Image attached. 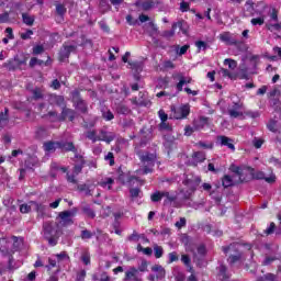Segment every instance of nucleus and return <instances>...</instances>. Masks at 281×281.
<instances>
[{
    "mask_svg": "<svg viewBox=\"0 0 281 281\" xmlns=\"http://www.w3.org/2000/svg\"><path fill=\"white\" fill-rule=\"evenodd\" d=\"M60 234H63V229L60 228V224H58V222H44L42 235L50 247H56V245H58Z\"/></svg>",
    "mask_w": 281,
    "mask_h": 281,
    "instance_id": "nucleus-1",
    "label": "nucleus"
},
{
    "mask_svg": "<svg viewBox=\"0 0 281 281\" xmlns=\"http://www.w3.org/2000/svg\"><path fill=\"white\" fill-rule=\"evenodd\" d=\"M231 170L234 173L233 176L225 175L222 178L223 188H232V186H236L237 183H243V181H247V178H245V175L249 172V168L232 165Z\"/></svg>",
    "mask_w": 281,
    "mask_h": 281,
    "instance_id": "nucleus-2",
    "label": "nucleus"
},
{
    "mask_svg": "<svg viewBox=\"0 0 281 281\" xmlns=\"http://www.w3.org/2000/svg\"><path fill=\"white\" fill-rule=\"evenodd\" d=\"M26 64H27V57H25L23 55H15L13 59H10L7 63H4L3 67L9 69V71H14V70L23 67V65H26Z\"/></svg>",
    "mask_w": 281,
    "mask_h": 281,
    "instance_id": "nucleus-3",
    "label": "nucleus"
},
{
    "mask_svg": "<svg viewBox=\"0 0 281 281\" xmlns=\"http://www.w3.org/2000/svg\"><path fill=\"white\" fill-rule=\"evenodd\" d=\"M78 214V207H72L70 211H63L59 213V227L60 225L63 227H67V225H74L72 216H76Z\"/></svg>",
    "mask_w": 281,
    "mask_h": 281,
    "instance_id": "nucleus-4",
    "label": "nucleus"
},
{
    "mask_svg": "<svg viewBox=\"0 0 281 281\" xmlns=\"http://www.w3.org/2000/svg\"><path fill=\"white\" fill-rule=\"evenodd\" d=\"M224 254H229L228 262L229 265H235V262H238L240 258H243V254L238 251V245L231 244L228 247L222 248Z\"/></svg>",
    "mask_w": 281,
    "mask_h": 281,
    "instance_id": "nucleus-5",
    "label": "nucleus"
},
{
    "mask_svg": "<svg viewBox=\"0 0 281 281\" xmlns=\"http://www.w3.org/2000/svg\"><path fill=\"white\" fill-rule=\"evenodd\" d=\"M243 102H233V105L228 108V115L233 120H236L238 117H243Z\"/></svg>",
    "mask_w": 281,
    "mask_h": 281,
    "instance_id": "nucleus-6",
    "label": "nucleus"
},
{
    "mask_svg": "<svg viewBox=\"0 0 281 281\" xmlns=\"http://www.w3.org/2000/svg\"><path fill=\"white\" fill-rule=\"evenodd\" d=\"M72 102L78 111H80L81 113H87V102H85V100L80 98V92H72Z\"/></svg>",
    "mask_w": 281,
    "mask_h": 281,
    "instance_id": "nucleus-7",
    "label": "nucleus"
},
{
    "mask_svg": "<svg viewBox=\"0 0 281 281\" xmlns=\"http://www.w3.org/2000/svg\"><path fill=\"white\" fill-rule=\"evenodd\" d=\"M142 161L145 166V168L143 169V175H148V172H153V166H155V156L149 154L142 156Z\"/></svg>",
    "mask_w": 281,
    "mask_h": 281,
    "instance_id": "nucleus-8",
    "label": "nucleus"
},
{
    "mask_svg": "<svg viewBox=\"0 0 281 281\" xmlns=\"http://www.w3.org/2000/svg\"><path fill=\"white\" fill-rule=\"evenodd\" d=\"M177 78L179 82L176 86V89L178 92L183 91V85H191L192 83V77H186L182 72H179L177 75Z\"/></svg>",
    "mask_w": 281,
    "mask_h": 281,
    "instance_id": "nucleus-9",
    "label": "nucleus"
},
{
    "mask_svg": "<svg viewBox=\"0 0 281 281\" xmlns=\"http://www.w3.org/2000/svg\"><path fill=\"white\" fill-rule=\"evenodd\" d=\"M190 115V106L182 105L173 111L175 120H183V117H188Z\"/></svg>",
    "mask_w": 281,
    "mask_h": 281,
    "instance_id": "nucleus-10",
    "label": "nucleus"
},
{
    "mask_svg": "<svg viewBox=\"0 0 281 281\" xmlns=\"http://www.w3.org/2000/svg\"><path fill=\"white\" fill-rule=\"evenodd\" d=\"M71 52H76V45H64V47L59 52V60L65 63L66 58H69Z\"/></svg>",
    "mask_w": 281,
    "mask_h": 281,
    "instance_id": "nucleus-11",
    "label": "nucleus"
},
{
    "mask_svg": "<svg viewBox=\"0 0 281 281\" xmlns=\"http://www.w3.org/2000/svg\"><path fill=\"white\" fill-rule=\"evenodd\" d=\"M125 280L126 281H142L139 277V270L137 268L132 267L125 272Z\"/></svg>",
    "mask_w": 281,
    "mask_h": 281,
    "instance_id": "nucleus-12",
    "label": "nucleus"
},
{
    "mask_svg": "<svg viewBox=\"0 0 281 281\" xmlns=\"http://www.w3.org/2000/svg\"><path fill=\"white\" fill-rule=\"evenodd\" d=\"M220 40L222 41V43H225L226 45H238L239 43L229 32L222 33L220 35Z\"/></svg>",
    "mask_w": 281,
    "mask_h": 281,
    "instance_id": "nucleus-13",
    "label": "nucleus"
},
{
    "mask_svg": "<svg viewBox=\"0 0 281 281\" xmlns=\"http://www.w3.org/2000/svg\"><path fill=\"white\" fill-rule=\"evenodd\" d=\"M217 144H220L221 146H227L229 148V150H236V147L234 146V140L227 136H217Z\"/></svg>",
    "mask_w": 281,
    "mask_h": 281,
    "instance_id": "nucleus-14",
    "label": "nucleus"
},
{
    "mask_svg": "<svg viewBox=\"0 0 281 281\" xmlns=\"http://www.w3.org/2000/svg\"><path fill=\"white\" fill-rule=\"evenodd\" d=\"M207 124H210V119L205 116H201L198 120L193 121V126L195 131H203V128H205Z\"/></svg>",
    "mask_w": 281,
    "mask_h": 281,
    "instance_id": "nucleus-15",
    "label": "nucleus"
},
{
    "mask_svg": "<svg viewBox=\"0 0 281 281\" xmlns=\"http://www.w3.org/2000/svg\"><path fill=\"white\" fill-rule=\"evenodd\" d=\"M99 142H105L106 144H111L113 139H115V135L111 132H106L104 130H101L99 135Z\"/></svg>",
    "mask_w": 281,
    "mask_h": 281,
    "instance_id": "nucleus-16",
    "label": "nucleus"
},
{
    "mask_svg": "<svg viewBox=\"0 0 281 281\" xmlns=\"http://www.w3.org/2000/svg\"><path fill=\"white\" fill-rule=\"evenodd\" d=\"M67 117L70 122H74V120H76V111H74L71 109L63 108V111L60 114V121L65 122V120H67Z\"/></svg>",
    "mask_w": 281,
    "mask_h": 281,
    "instance_id": "nucleus-17",
    "label": "nucleus"
},
{
    "mask_svg": "<svg viewBox=\"0 0 281 281\" xmlns=\"http://www.w3.org/2000/svg\"><path fill=\"white\" fill-rule=\"evenodd\" d=\"M252 179H259L267 181V183H276V175H271L270 177H265V172L256 171L252 173Z\"/></svg>",
    "mask_w": 281,
    "mask_h": 281,
    "instance_id": "nucleus-18",
    "label": "nucleus"
},
{
    "mask_svg": "<svg viewBox=\"0 0 281 281\" xmlns=\"http://www.w3.org/2000/svg\"><path fill=\"white\" fill-rule=\"evenodd\" d=\"M136 8H140V10H144L145 12H148V10H153L155 8L156 2L153 0H146L144 2L137 1L135 3Z\"/></svg>",
    "mask_w": 281,
    "mask_h": 281,
    "instance_id": "nucleus-19",
    "label": "nucleus"
},
{
    "mask_svg": "<svg viewBox=\"0 0 281 281\" xmlns=\"http://www.w3.org/2000/svg\"><path fill=\"white\" fill-rule=\"evenodd\" d=\"M32 205H33V211L37 212V216L40 218H44L47 212V206H45L44 204H40L37 202L32 203Z\"/></svg>",
    "mask_w": 281,
    "mask_h": 281,
    "instance_id": "nucleus-20",
    "label": "nucleus"
},
{
    "mask_svg": "<svg viewBox=\"0 0 281 281\" xmlns=\"http://www.w3.org/2000/svg\"><path fill=\"white\" fill-rule=\"evenodd\" d=\"M76 159H78L79 164L75 165L72 173L80 175L82 172V168H85V158L82 156H79L78 154L75 155Z\"/></svg>",
    "mask_w": 281,
    "mask_h": 281,
    "instance_id": "nucleus-21",
    "label": "nucleus"
},
{
    "mask_svg": "<svg viewBox=\"0 0 281 281\" xmlns=\"http://www.w3.org/2000/svg\"><path fill=\"white\" fill-rule=\"evenodd\" d=\"M151 271L156 273V278L161 280L162 278H166V269L161 267V265H155L151 267Z\"/></svg>",
    "mask_w": 281,
    "mask_h": 281,
    "instance_id": "nucleus-22",
    "label": "nucleus"
},
{
    "mask_svg": "<svg viewBox=\"0 0 281 281\" xmlns=\"http://www.w3.org/2000/svg\"><path fill=\"white\" fill-rule=\"evenodd\" d=\"M43 148L46 153H56V149L59 148V142H46Z\"/></svg>",
    "mask_w": 281,
    "mask_h": 281,
    "instance_id": "nucleus-23",
    "label": "nucleus"
},
{
    "mask_svg": "<svg viewBox=\"0 0 281 281\" xmlns=\"http://www.w3.org/2000/svg\"><path fill=\"white\" fill-rule=\"evenodd\" d=\"M59 149L60 150H66L67 153H77L76 146H74V143L71 142H59Z\"/></svg>",
    "mask_w": 281,
    "mask_h": 281,
    "instance_id": "nucleus-24",
    "label": "nucleus"
},
{
    "mask_svg": "<svg viewBox=\"0 0 281 281\" xmlns=\"http://www.w3.org/2000/svg\"><path fill=\"white\" fill-rule=\"evenodd\" d=\"M22 21H23L24 25L32 27V25H34V22L36 21V16L24 12V13H22Z\"/></svg>",
    "mask_w": 281,
    "mask_h": 281,
    "instance_id": "nucleus-25",
    "label": "nucleus"
},
{
    "mask_svg": "<svg viewBox=\"0 0 281 281\" xmlns=\"http://www.w3.org/2000/svg\"><path fill=\"white\" fill-rule=\"evenodd\" d=\"M177 27H179L180 32H182V34H184V36H187L188 23L186 21L180 20V21L173 23V30H177Z\"/></svg>",
    "mask_w": 281,
    "mask_h": 281,
    "instance_id": "nucleus-26",
    "label": "nucleus"
},
{
    "mask_svg": "<svg viewBox=\"0 0 281 281\" xmlns=\"http://www.w3.org/2000/svg\"><path fill=\"white\" fill-rule=\"evenodd\" d=\"M266 27L267 30H269V32H281L280 21H277V22L268 21V23L266 24Z\"/></svg>",
    "mask_w": 281,
    "mask_h": 281,
    "instance_id": "nucleus-27",
    "label": "nucleus"
},
{
    "mask_svg": "<svg viewBox=\"0 0 281 281\" xmlns=\"http://www.w3.org/2000/svg\"><path fill=\"white\" fill-rule=\"evenodd\" d=\"M50 102L57 106H61V109H65V98L63 95H52Z\"/></svg>",
    "mask_w": 281,
    "mask_h": 281,
    "instance_id": "nucleus-28",
    "label": "nucleus"
},
{
    "mask_svg": "<svg viewBox=\"0 0 281 281\" xmlns=\"http://www.w3.org/2000/svg\"><path fill=\"white\" fill-rule=\"evenodd\" d=\"M8 122H10V117L8 115V108H5L4 112L0 113V127L5 128V126H8Z\"/></svg>",
    "mask_w": 281,
    "mask_h": 281,
    "instance_id": "nucleus-29",
    "label": "nucleus"
},
{
    "mask_svg": "<svg viewBox=\"0 0 281 281\" xmlns=\"http://www.w3.org/2000/svg\"><path fill=\"white\" fill-rule=\"evenodd\" d=\"M218 280L226 281L229 280V273H227V267L220 266V272L217 274Z\"/></svg>",
    "mask_w": 281,
    "mask_h": 281,
    "instance_id": "nucleus-30",
    "label": "nucleus"
},
{
    "mask_svg": "<svg viewBox=\"0 0 281 281\" xmlns=\"http://www.w3.org/2000/svg\"><path fill=\"white\" fill-rule=\"evenodd\" d=\"M81 210H82L83 214H86V216H88V218H93L95 216V212L93 211V209H91V206L89 204H83L81 206Z\"/></svg>",
    "mask_w": 281,
    "mask_h": 281,
    "instance_id": "nucleus-31",
    "label": "nucleus"
},
{
    "mask_svg": "<svg viewBox=\"0 0 281 281\" xmlns=\"http://www.w3.org/2000/svg\"><path fill=\"white\" fill-rule=\"evenodd\" d=\"M116 113L120 115H128V113H131V108L124 103H121L116 106Z\"/></svg>",
    "mask_w": 281,
    "mask_h": 281,
    "instance_id": "nucleus-32",
    "label": "nucleus"
},
{
    "mask_svg": "<svg viewBox=\"0 0 281 281\" xmlns=\"http://www.w3.org/2000/svg\"><path fill=\"white\" fill-rule=\"evenodd\" d=\"M46 120H49V122H61L60 121V115L56 113V111H50L47 114L44 115Z\"/></svg>",
    "mask_w": 281,
    "mask_h": 281,
    "instance_id": "nucleus-33",
    "label": "nucleus"
},
{
    "mask_svg": "<svg viewBox=\"0 0 281 281\" xmlns=\"http://www.w3.org/2000/svg\"><path fill=\"white\" fill-rule=\"evenodd\" d=\"M195 164H203L205 161V153L204 151H194L192 155Z\"/></svg>",
    "mask_w": 281,
    "mask_h": 281,
    "instance_id": "nucleus-34",
    "label": "nucleus"
},
{
    "mask_svg": "<svg viewBox=\"0 0 281 281\" xmlns=\"http://www.w3.org/2000/svg\"><path fill=\"white\" fill-rule=\"evenodd\" d=\"M24 166L29 170H32L34 166H38V159L36 157H29L27 160H25Z\"/></svg>",
    "mask_w": 281,
    "mask_h": 281,
    "instance_id": "nucleus-35",
    "label": "nucleus"
},
{
    "mask_svg": "<svg viewBox=\"0 0 281 281\" xmlns=\"http://www.w3.org/2000/svg\"><path fill=\"white\" fill-rule=\"evenodd\" d=\"M113 183H115V180L113 178H105L101 182H99V186H101V188H106L108 190H111Z\"/></svg>",
    "mask_w": 281,
    "mask_h": 281,
    "instance_id": "nucleus-36",
    "label": "nucleus"
},
{
    "mask_svg": "<svg viewBox=\"0 0 281 281\" xmlns=\"http://www.w3.org/2000/svg\"><path fill=\"white\" fill-rule=\"evenodd\" d=\"M32 203H34V201H31L27 204H22L20 206L21 214H30V212L34 210V205Z\"/></svg>",
    "mask_w": 281,
    "mask_h": 281,
    "instance_id": "nucleus-37",
    "label": "nucleus"
},
{
    "mask_svg": "<svg viewBox=\"0 0 281 281\" xmlns=\"http://www.w3.org/2000/svg\"><path fill=\"white\" fill-rule=\"evenodd\" d=\"M164 199V191H156L150 195L153 203H159Z\"/></svg>",
    "mask_w": 281,
    "mask_h": 281,
    "instance_id": "nucleus-38",
    "label": "nucleus"
},
{
    "mask_svg": "<svg viewBox=\"0 0 281 281\" xmlns=\"http://www.w3.org/2000/svg\"><path fill=\"white\" fill-rule=\"evenodd\" d=\"M172 262H179V254L177 251H172L168 254V265H172Z\"/></svg>",
    "mask_w": 281,
    "mask_h": 281,
    "instance_id": "nucleus-39",
    "label": "nucleus"
},
{
    "mask_svg": "<svg viewBox=\"0 0 281 281\" xmlns=\"http://www.w3.org/2000/svg\"><path fill=\"white\" fill-rule=\"evenodd\" d=\"M195 146L196 148H203L204 150H212V148H214V144L205 142H199Z\"/></svg>",
    "mask_w": 281,
    "mask_h": 281,
    "instance_id": "nucleus-40",
    "label": "nucleus"
},
{
    "mask_svg": "<svg viewBox=\"0 0 281 281\" xmlns=\"http://www.w3.org/2000/svg\"><path fill=\"white\" fill-rule=\"evenodd\" d=\"M246 16H254V2L252 1H247L246 2Z\"/></svg>",
    "mask_w": 281,
    "mask_h": 281,
    "instance_id": "nucleus-41",
    "label": "nucleus"
},
{
    "mask_svg": "<svg viewBox=\"0 0 281 281\" xmlns=\"http://www.w3.org/2000/svg\"><path fill=\"white\" fill-rule=\"evenodd\" d=\"M86 137L90 139V142H92L93 144H95V142H99V136L95 131H88Z\"/></svg>",
    "mask_w": 281,
    "mask_h": 281,
    "instance_id": "nucleus-42",
    "label": "nucleus"
},
{
    "mask_svg": "<svg viewBox=\"0 0 281 281\" xmlns=\"http://www.w3.org/2000/svg\"><path fill=\"white\" fill-rule=\"evenodd\" d=\"M175 49L178 56H183V54H187L188 49H190V45H184L182 47H179V45H176Z\"/></svg>",
    "mask_w": 281,
    "mask_h": 281,
    "instance_id": "nucleus-43",
    "label": "nucleus"
},
{
    "mask_svg": "<svg viewBox=\"0 0 281 281\" xmlns=\"http://www.w3.org/2000/svg\"><path fill=\"white\" fill-rule=\"evenodd\" d=\"M76 177H78V175H75L74 172H67L66 173V181L68 183H72L74 186H76V183H78V179H76Z\"/></svg>",
    "mask_w": 281,
    "mask_h": 281,
    "instance_id": "nucleus-44",
    "label": "nucleus"
},
{
    "mask_svg": "<svg viewBox=\"0 0 281 281\" xmlns=\"http://www.w3.org/2000/svg\"><path fill=\"white\" fill-rule=\"evenodd\" d=\"M267 127L268 131H271V133H278V121L270 120Z\"/></svg>",
    "mask_w": 281,
    "mask_h": 281,
    "instance_id": "nucleus-45",
    "label": "nucleus"
},
{
    "mask_svg": "<svg viewBox=\"0 0 281 281\" xmlns=\"http://www.w3.org/2000/svg\"><path fill=\"white\" fill-rule=\"evenodd\" d=\"M164 198L166 199L165 203H172V201L177 200V196L170 195V192H168V191H162V199Z\"/></svg>",
    "mask_w": 281,
    "mask_h": 281,
    "instance_id": "nucleus-46",
    "label": "nucleus"
},
{
    "mask_svg": "<svg viewBox=\"0 0 281 281\" xmlns=\"http://www.w3.org/2000/svg\"><path fill=\"white\" fill-rule=\"evenodd\" d=\"M154 255H155V258H161L164 256V247H161L159 245H155L154 246Z\"/></svg>",
    "mask_w": 281,
    "mask_h": 281,
    "instance_id": "nucleus-47",
    "label": "nucleus"
},
{
    "mask_svg": "<svg viewBox=\"0 0 281 281\" xmlns=\"http://www.w3.org/2000/svg\"><path fill=\"white\" fill-rule=\"evenodd\" d=\"M158 128L159 131H166L167 133H170V131H172V126L168 124L166 121L160 122Z\"/></svg>",
    "mask_w": 281,
    "mask_h": 281,
    "instance_id": "nucleus-48",
    "label": "nucleus"
},
{
    "mask_svg": "<svg viewBox=\"0 0 281 281\" xmlns=\"http://www.w3.org/2000/svg\"><path fill=\"white\" fill-rule=\"evenodd\" d=\"M128 65H130L131 69H135V71H137L138 74H139V71H142V63L128 61Z\"/></svg>",
    "mask_w": 281,
    "mask_h": 281,
    "instance_id": "nucleus-49",
    "label": "nucleus"
},
{
    "mask_svg": "<svg viewBox=\"0 0 281 281\" xmlns=\"http://www.w3.org/2000/svg\"><path fill=\"white\" fill-rule=\"evenodd\" d=\"M137 271H138V273H139V271H140V273H146V271H148V261L143 260L140 262V265L138 266Z\"/></svg>",
    "mask_w": 281,
    "mask_h": 281,
    "instance_id": "nucleus-50",
    "label": "nucleus"
},
{
    "mask_svg": "<svg viewBox=\"0 0 281 281\" xmlns=\"http://www.w3.org/2000/svg\"><path fill=\"white\" fill-rule=\"evenodd\" d=\"M250 23L251 25H265V16L254 18Z\"/></svg>",
    "mask_w": 281,
    "mask_h": 281,
    "instance_id": "nucleus-51",
    "label": "nucleus"
},
{
    "mask_svg": "<svg viewBox=\"0 0 281 281\" xmlns=\"http://www.w3.org/2000/svg\"><path fill=\"white\" fill-rule=\"evenodd\" d=\"M245 115H247V117H251L252 120H256L260 117V112L248 110L245 112Z\"/></svg>",
    "mask_w": 281,
    "mask_h": 281,
    "instance_id": "nucleus-52",
    "label": "nucleus"
},
{
    "mask_svg": "<svg viewBox=\"0 0 281 281\" xmlns=\"http://www.w3.org/2000/svg\"><path fill=\"white\" fill-rule=\"evenodd\" d=\"M224 65H227L229 69H236V67H238V63L234 59H225Z\"/></svg>",
    "mask_w": 281,
    "mask_h": 281,
    "instance_id": "nucleus-53",
    "label": "nucleus"
},
{
    "mask_svg": "<svg viewBox=\"0 0 281 281\" xmlns=\"http://www.w3.org/2000/svg\"><path fill=\"white\" fill-rule=\"evenodd\" d=\"M56 13L59 14V16H63L67 13V8L63 4H56Z\"/></svg>",
    "mask_w": 281,
    "mask_h": 281,
    "instance_id": "nucleus-54",
    "label": "nucleus"
},
{
    "mask_svg": "<svg viewBox=\"0 0 281 281\" xmlns=\"http://www.w3.org/2000/svg\"><path fill=\"white\" fill-rule=\"evenodd\" d=\"M81 261L83 265H91V255H89V252H83L81 255Z\"/></svg>",
    "mask_w": 281,
    "mask_h": 281,
    "instance_id": "nucleus-55",
    "label": "nucleus"
},
{
    "mask_svg": "<svg viewBox=\"0 0 281 281\" xmlns=\"http://www.w3.org/2000/svg\"><path fill=\"white\" fill-rule=\"evenodd\" d=\"M104 159L105 161H109L110 166H115V157L113 156V153L109 151Z\"/></svg>",
    "mask_w": 281,
    "mask_h": 281,
    "instance_id": "nucleus-56",
    "label": "nucleus"
},
{
    "mask_svg": "<svg viewBox=\"0 0 281 281\" xmlns=\"http://www.w3.org/2000/svg\"><path fill=\"white\" fill-rule=\"evenodd\" d=\"M94 280H98V281H111V277L109 276V273L106 272H102L99 278L98 277H94Z\"/></svg>",
    "mask_w": 281,
    "mask_h": 281,
    "instance_id": "nucleus-57",
    "label": "nucleus"
},
{
    "mask_svg": "<svg viewBox=\"0 0 281 281\" xmlns=\"http://www.w3.org/2000/svg\"><path fill=\"white\" fill-rule=\"evenodd\" d=\"M262 144H265V139H262V138L255 137V138L252 139V145H254L256 148H262Z\"/></svg>",
    "mask_w": 281,
    "mask_h": 281,
    "instance_id": "nucleus-58",
    "label": "nucleus"
},
{
    "mask_svg": "<svg viewBox=\"0 0 281 281\" xmlns=\"http://www.w3.org/2000/svg\"><path fill=\"white\" fill-rule=\"evenodd\" d=\"M81 238L82 240H89V238H93V233L90 231L86 229L81 232Z\"/></svg>",
    "mask_w": 281,
    "mask_h": 281,
    "instance_id": "nucleus-59",
    "label": "nucleus"
},
{
    "mask_svg": "<svg viewBox=\"0 0 281 281\" xmlns=\"http://www.w3.org/2000/svg\"><path fill=\"white\" fill-rule=\"evenodd\" d=\"M269 16H270V20L269 21H271V22H274V23H278V10H276V9H272L271 10V12H270V14H269Z\"/></svg>",
    "mask_w": 281,
    "mask_h": 281,
    "instance_id": "nucleus-60",
    "label": "nucleus"
},
{
    "mask_svg": "<svg viewBox=\"0 0 281 281\" xmlns=\"http://www.w3.org/2000/svg\"><path fill=\"white\" fill-rule=\"evenodd\" d=\"M45 135H47V130H45V127H38L36 131V137H38V139L45 137Z\"/></svg>",
    "mask_w": 281,
    "mask_h": 281,
    "instance_id": "nucleus-61",
    "label": "nucleus"
},
{
    "mask_svg": "<svg viewBox=\"0 0 281 281\" xmlns=\"http://www.w3.org/2000/svg\"><path fill=\"white\" fill-rule=\"evenodd\" d=\"M175 30L173 26H171V31H165L161 33V36H164V38H172V36H175Z\"/></svg>",
    "mask_w": 281,
    "mask_h": 281,
    "instance_id": "nucleus-62",
    "label": "nucleus"
},
{
    "mask_svg": "<svg viewBox=\"0 0 281 281\" xmlns=\"http://www.w3.org/2000/svg\"><path fill=\"white\" fill-rule=\"evenodd\" d=\"M181 262H183L187 267H190L192 260L190 259V256H188V255H182V256H181Z\"/></svg>",
    "mask_w": 281,
    "mask_h": 281,
    "instance_id": "nucleus-63",
    "label": "nucleus"
},
{
    "mask_svg": "<svg viewBox=\"0 0 281 281\" xmlns=\"http://www.w3.org/2000/svg\"><path fill=\"white\" fill-rule=\"evenodd\" d=\"M266 281H278V276L273 273H267L263 276Z\"/></svg>",
    "mask_w": 281,
    "mask_h": 281,
    "instance_id": "nucleus-64",
    "label": "nucleus"
}]
</instances>
